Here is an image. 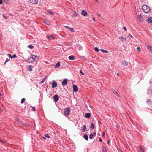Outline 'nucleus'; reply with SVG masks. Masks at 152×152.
<instances>
[{"mask_svg": "<svg viewBox=\"0 0 152 152\" xmlns=\"http://www.w3.org/2000/svg\"><path fill=\"white\" fill-rule=\"evenodd\" d=\"M84 138L86 140L88 141V137L87 135L86 134L84 135Z\"/></svg>", "mask_w": 152, "mask_h": 152, "instance_id": "27", "label": "nucleus"}, {"mask_svg": "<svg viewBox=\"0 0 152 152\" xmlns=\"http://www.w3.org/2000/svg\"><path fill=\"white\" fill-rule=\"evenodd\" d=\"M25 99L24 98L22 99L21 100V103L23 104L25 102Z\"/></svg>", "mask_w": 152, "mask_h": 152, "instance_id": "33", "label": "nucleus"}, {"mask_svg": "<svg viewBox=\"0 0 152 152\" xmlns=\"http://www.w3.org/2000/svg\"><path fill=\"white\" fill-rule=\"evenodd\" d=\"M98 15L99 16H101V15H100V14H98Z\"/></svg>", "mask_w": 152, "mask_h": 152, "instance_id": "61", "label": "nucleus"}, {"mask_svg": "<svg viewBox=\"0 0 152 152\" xmlns=\"http://www.w3.org/2000/svg\"><path fill=\"white\" fill-rule=\"evenodd\" d=\"M64 27L66 28H68L69 29V28H70V27H69L68 26H64Z\"/></svg>", "mask_w": 152, "mask_h": 152, "instance_id": "55", "label": "nucleus"}, {"mask_svg": "<svg viewBox=\"0 0 152 152\" xmlns=\"http://www.w3.org/2000/svg\"><path fill=\"white\" fill-rule=\"evenodd\" d=\"M80 73H81V74H82L83 75H84V74L83 72H82V71L81 70H80Z\"/></svg>", "mask_w": 152, "mask_h": 152, "instance_id": "46", "label": "nucleus"}, {"mask_svg": "<svg viewBox=\"0 0 152 152\" xmlns=\"http://www.w3.org/2000/svg\"><path fill=\"white\" fill-rule=\"evenodd\" d=\"M45 136L47 138H50V137L49 136L48 134H46L45 135Z\"/></svg>", "mask_w": 152, "mask_h": 152, "instance_id": "43", "label": "nucleus"}, {"mask_svg": "<svg viewBox=\"0 0 152 152\" xmlns=\"http://www.w3.org/2000/svg\"><path fill=\"white\" fill-rule=\"evenodd\" d=\"M99 141H100V142H102V139H101V138H100L99 139Z\"/></svg>", "mask_w": 152, "mask_h": 152, "instance_id": "54", "label": "nucleus"}, {"mask_svg": "<svg viewBox=\"0 0 152 152\" xmlns=\"http://www.w3.org/2000/svg\"><path fill=\"white\" fill-rule=\"evenodd\" d=\"M144 101L146 104H151L152 102V101L151 100V99H149V98L145 99Z\"/></svg>", "mask_w": 152, "mask_h": 152, "instance_id": "5", "label": "nucleus"}, {"mask_svg": "<svg viewBox=\"0 0 152 152\" xmlns=\"http://www.w3.org/2000/svg\"><path fill=\"white\" fill-rule=\"evenodd\" d=\"M69 29L71 32H74L75 31L74 28L70 27L69 28Z\"/></svg>", "mask_w": 152, "mask_h": 152, "instance_id": "30", "label": "nucleus"}, {"mask_svg": "<svg viewBox=\"0 0 152 152\" xmlns=\"http://www.w3.org/2000/svg\"><path fill=\"white\" fill-rule=\"evenodd\" d=\"M60 66V62H58L57 63L56 65L55 66V68H59Z\"/></svg>", "mask_w": 152, "mask_h": 152, "instance_id": "21", "label": "nucleus"}, {"mask_svg": "<svg viewBox=\"0 0 152 152\" xmlns=\"http://www.w3.org/2000/svg\"><path fill=\"white\" fill-rule=\"evenodd\" d=\"M82 131L83 132H85L87 130V129L86 126L84 125L83 126L81 127Z\"/></svg>", "mask_w": 152, "mask_h": 152, "instance_id": "14", "label": "nucleus"}, {"mask_svg": "<svg viewBox=\"0 0 152 152\" xmlns=\"http://www.w3.org/2000/svg\"><path fill=\"white\" fill-rule=\"evenodd\" d=\"M89 106L91 108L92 107V105H89Z\"/></svg>", "mask_w": 152, "mask_h": 152, "instance_id": "59", "label": "nucleus"}, {"mask_svg": "<svg viewBox=\"0 0 152 152\" xmlns=\"http://www.w3.org/2000/svg\"><path fill=\"white\" fill-rule=\"evenodd\" d=\"M44 22L45 23H46V24L49 25L50 24L49 22V21L47 19L44 20Z\"/></svg>", "mask_w": 152, "mask_h": 152, "instance_id": "24", "label": "nucleus"}, {"mask_svg": "<svg viewBox=\"0 0 152 152\" xmlns=\"http://www.w3.org/2000/svg\"><path fill=\"white\" fill-rule=\"evenodd\" d=\"M57 83L55 81H53L52 83V88H55L57 86Z\"/></svg>", "mask_w": 152, "mask_h": 152, "instance_id": "9", "label": "nucleus"}, {"mask_svg": "<svg viewBox=\"0 0 152 152\" xmlns=\"http://www.w3.org/2000/svg\"><path fill=\"white\" fill-rule=\"evenodd\" d=\"M150 83L151 84H152V79H150Z\"/></svg>", "mask_w": 152, "mask_h": 152, "instance_id": "47", "label": "nucleus"}, {"mask_svg": "<svg viewBox=\"0 0 152 152\" xmlns=\"http://www.w3.org/2000/svg\"><path fill=\"white\" fill-rule=\"evenodd\" d=\"M100 50L102 52H103V53H108V51L107 50H104L103 49H101Z\"/></svg>", "mask_w": 152, "mask_h": 152, "instance_id": "23", "label": "nucleus"}, {"mask_svg": "<svg viewBox=\"0 0 152 152\" xmlns=\"http://www.w3.org/2000/svg\"><path fill=\"white\" fill-rule=\"evenodd\" d=\"M94 125L93 123H92L91 124V127L90 128L91 129H94Z\"/></svg>", "mask_w": 152, "mask_h": 152, "instance_id": "26", "label": "nucleus"}, {"mask_svg": "<svg viewBox=\"0 0 152 152\" xmlns=\"http://www.w3.org/2000/svg\"><path fill=\"white\" fill-rule=\"evenodd\" d=\"M3 1L2 0H0V4H2Z\"/></svg>", "mask_w": 152, "mask_h": 152, "instance_id": "51", "label": "nucleus"}, {"mask_svg": "<svg viewBox=\"0 0 152 152\" xmlns=\"http://www.w3.org/2000/svg\"><path fill=\"white\" fill-rule=\"evenodd\" d=\"M115 127L118 129H119V127L117 125H116L115 126Z\"/></svg>", "mask_w": 152, "mask_h": 152, "instance_id": "52", "label": "nucleus"}, {"mask_svg": "<svg viewBox=\"0 0 152 152\" xmlns=\"http://www.w3.org/2000/svg\"><path fill=\"white\" fill-rule=\"evenodd\" d=\"M2 110L1 108L0 107V111H1Z\"/></svg>", "mask_w": 152, "mask_h": 152, "instance_id": "62", "label": "nucleus"}, {"mask_svg": "<svg viewBox=\"0 0 152 152\" xmlns=\"http://www.w3.org/2000/svg\"><path fill=\"white\" fill-rule=\"evenodd\" d=\"M28 47L31 49H32L34 48V46L32 45H29L28 46Z\"/></svg>", "mask_w": 152, "mask_h": 152, "instance_id": "36", "label": "nucleus"}, {"mask_svg": "<svg viewBox=\"0 0 152 152\" xmlns=\"http://www.w3.org/2000/svg\"><path fill=\"white\" fill-rule=\"evenodd\" d=\"M46 77H45V78L42 80L40 82V83L41 84L44 82L45 81V78H46Z\"/></svg>", "mask_w": 152, "mask_h": 152, "instance_id": "37", "label": "nucleus"}, {"mask_svg": "<svg viewBox=\"0 0 152 152\" xmlns=\"http://www.w3.org/2000/svg\"><path fill=\"white\" fill-rule=\"evenodd\" d=\"M29 2L32 4H37L38 2V0H29Z\"/></svg>", "mask_w": 152, "mask_h": 152, "instance_id": "6", "label": "nucleus"}, {"mask_svg": "<svg viewBox=\"0 0 152 152\" xmlns=\"http://www.w3.org/2000/svg\"><path fill=\"white\" fill-rule=\"evenodd\" d=\"M98 3V1L97 0H95Z\"/></svg>", "mask_w": 152, "mask_h": 152, "instance_id": "60", "label": "nucleus"}, {"mask_svg": "<svg viewBox=\"0 0 152 152\" xmlns=\"http://www.w3.org/2000/svg\"><path fill=\"white\" fill-rule=\"evenodd\" d=\"M47 38L48 39H51L53 38V37L52 36H50L47 37Z\"/></svg>", "mask_w": 152, "mask_h": 152, "instance_id": "32", "label": "nucleus"}, {"mask_svg": "<svg viewBox=\"0 0 152 152\" xmlns=\"http://www.w3.org/2000/svg\"><path fill=\"white\" fill-rule=\"evenodd\" d=\"M95 137V135L93 134H90L89 135V138L90 139H92L94 138Z\"/></svg>", "mask_w": 152, "mask_h": 152, "instance_id": "25", "label": "nucleus"}, {"mask_svg": "<svg viewBox=\"0 0 152 152\" xmlns=\"http://www.w3.org/2000/svg\"><path fill=\"white\" fill-rule=\"evenodd\" d=\"M129 36L130 37H131L132 38H133L132 36L130 34H129Z\"/></svg>", "mask_w": 152, "mask_h": 152, "instance_id": "50", "label": "nucleus"}, {"mask_svg": "<svg viewBox=\"0 0 152 152\" xmlns=\"http://www.w3.org/2000/svg\"><path fill=\"white\" fill-rule=\"evenodd\" d=\"M102 152H107L105 146H103L102 147Z\"/></svg>", "mask_w": 152, "mask_h": 152, "instance_id": "22", "label": "nucleus"}, {"mask_svg": "<svg viewBox=\"0 0 152 152\" xmlns=\"http://www.w3.org/2000/svg\"><path fill=\"white\" fill-rule=\"evenodd\" d=\"M70 109L69 108H67L65 109L64 110V115L66 116H67L69 115L70 113Z\"/></svg>", "mask_w": 152, "mask_h": 152, "instance_id": "2", "label": "nucleus"}, {"mask_svg": "<svg viewBox=\"0 0 152 152\" xmlns=\"http://www.w3.org/2000/svg\"><path fill=\"white\" fill-rule=\"evenodd\" d=\"M104 136V132H103V134H102V136L103 137Z\"/></svg>", "mask_w": 152, "mask_h": 152, "instance_id": "53", "label": "nucleus"}, {"mask_svg": "<svg viewBox=\"0 0 152 152\" xmlns=\"http://www.w3.org/2000/svg\"><path fill=\"white\" fill-rule=\"evenodd\" d=\"M73 91L75 92H77L78 91V88L77 86L75 85L73 86Z\"/></svg>", "mask_w": 152, "mask_h": 152, "instance_id": "7", "label": "nucleus"}, {"mask_svg": "<svg viewBox=\"0 0 152 152\" xmlns=\"http://www.w3.org/2000/svg\"><path fill=\"white\" fill-rule=\"evenodd\" d=\"M67 80L65 78L64 79L63 81L62 82V85L63 86H65L67 84Z\"/></svg>", "mask_w": 152, "mask_h": 152, "instance_id": "8", "label": "nucleus"}, {"mask_svg": "<svg viewBox=\"0 0 152 152\" xmlns=\"http://www.w3.org/2000/svg\"><path fill=\"white\" fill-rule=\"evenodd\" d=\"M29 69L30 71H32V69L33 68V66L31 65H29L28 66Z\"/></svg>", "mask_w": 152, "mask_h": 152, "instance_id": "29", "label": "nucleus"}, {"mask_svg": "<svg viewBox=\"0 0 152 152\" xmlns=\"http://www.w3.org/2000/svg\"><path fill=\"white\" fill-rule=\"evenodd\" d=\"M137 16H138V18L139 19V21H140V22L142 21L143 18H142V17L141 16V14L138 15L137 14Z\"/></svg>", "mask_w": 152, "mask_h": 152, "instance_id": "10", "label": "nucleus"}, {"mask_svg": "<svg viewBox=\"0 0 152 152\" xmlns=\"http://www.w3.org/2000/svg\"><path fill=\"white\" fill-rule=\"evenodd\" d=\"M122 64H124L126 66H127L128 64V62L124 60L122 61Z\"/></svg>", "mask_w": 152, "mask_h": 152, "instance_id": "20", "label": "nucleus"}, {"mask_svg": "<svg viewBox=\"0 0 152 152\" xmlns=\"http://www.w3.org/2000/svg\"><path fill=\"white\" fill-rule=\"evenodd\" d=\"M68 58L70 60H73L75 59V58L74 56L71 55Z\"/></svg>", "mask_w": 152, "mask_h": 152, "instance_id": "15", "label": "nucleus"}, {"mask_svg": "<svg viewBox=\"0 0 152 152\" xmlns=\"http://www.w3.org/2000/svg\"><path fill=\"white\" fill-rule=\"evenodd\" d=\"M119 74L118 73L117 74V75H119Z\"/></svg>", "mask_w": 152, "mask_h": 152, "instance_id": "64", "label": "nucleus"}, {"mask_svg": "<svg viewBox=\"0 0 152 152\" xmlns=\"http://www.w3.org/2000/svg\"><path fill=\"white\" fill-rule=\"evenodd\" d=\"M48 14L51 15H53L54 13L53 12L51 11H49Z\"/></svg>", "mask_w": 152, "mask_h": 152, "instance_id": "42", "label": "nucleus"}, {"mask_svg": "<svg viewBox=\"0 0 152 152\" xmlns=\"http://www.w3.org/2000/svg\"><path fill=\"white\" fill-rule=\"evenodd\" d=\"M31 107L32 108L31 110L33 111H36V109L34 107L31 106Z\"/></svg>", "mask_w": 152, "mask_h": 152, "instance_id": "39", "label": "nucleus"}, {"mask_svg": "<svg viewBox=\"0 0 152 152\" xmlns=\"http://www.w3.org/2000/svg\"><path fill=\"white\" fill-rule=\"evenodd\" d=\"M78 15L79 14L78 13H77L76 12H74L73 14L71 16L72 17H77L78 16Z\"/></svg>", "mask_w": 152, "mask_h": 152, "instance_id": "19", "label": "nucleus"}, {"mask_svg": "<svg viewBox=\"0 0 152 152\" xmlns=\"http://www.w3.org/2000/svg\"><path fill=\"white\" fill-rule=\"evenodd\" d=\"M142 9L144 12L146 13H148L150 10V7L146 5H143L142 6Z\"/></svg>", "mask_w": 152, "mask_h": 152, "instance_id": "1", "label": "nucleus"}, {"mask_svg": "<svg viewBox=\"0 0 152 152\" xmlns=\"http://www.w3.org/2000/svg\"><path fill=\"white\" fill-rule=\"evenodd\" d=\"M139 149L142 152H145L144 150L143 149L142 147L140 146V145L139 146Z\"/></svg>", "mask_w": 152, "mask_h": 152, "instance_id": "28", "label": "nucleus"}, {"mask_svg": "<svg viewBox=\"0 0 152 152\" xmlns=\"http://www.w3.org/2000/svg\"><path fill=\"white\" fill-rule=\"evenodd\" d=\"M121 40L122 42H125L126 41V37H123L122 36H121L119 37V39H121Z\"/></svg>", "mask_w": 152, "mask_h": 152, "instance_id": "12", "label": "nucleus"}, {"mask_svg": "<svg viewBox=\"0 0 152 152\" xmlns=\"http://www.w3.org/2000/svg\"><path fill=\"white\" fill-rule=\"evenodd\" d=\"M81 14L85 16L87 15V13L86 11L84 10H83L82 11Z\"/></svg>", "mask_w": 152, "mask_h": 152, "instance_id": "13", "label": "nucleus"}, {"mask_svg": "<svg viewBox=\"0 0 152 152\" xmlns=\"http://www.w3.org/2000/svg\"><path fill=\"white\" fill-rule=\"evenodd\" d=\"M110 143V141L109 140H108L107 142V143L109 144Z\"/></svg>", "mask_w": 152, "mask_h": 152, "instance_id": "56", "label": "nucleus"}, {"mask_svg": "<svg viewBox=\"0 0 152 152\" xmlns=\"http://www.w3.org/2000/svg\"><path fill=\"white\" fill-rule=\"evenodd\" d=\"M15 122L18 124L19 125H20L23 124L22 122L19 119L15 118Z\"/></svg>", "mask_w": 152, "mask_h": 152, "instance_id": "4", "label": "nucleus"}, {"mask_svg": "<svg viewBox=\"0 0 152 152\" xmlns=\"http://www.w3.org/2000/svg\"><path fill=\"white\" fill-rule=\"evenodd\" d=\"M147 48L152 52V47L150 46H148Z\"/></svg>", "mask_w": 152, "mask_h": 152, "instance_id": "31", "label": "nucleus"}, {"mask_svg": "<svg viewBox=\"0 0 152 152\" xmlns=\"http://www.w3.org/2000/svg\"><path fill=\"white\" fill-rule=\"evenodd\" d=\"M35 59L34 57H31H31L27 60L26 61L30 63H32L35 61Z\"/></svg>", "mask_w": 152, "mask_h": 152, "instance_id": "3", "label": "nucleus"}, {"mask_svg": "<svg viewBox=\"0 0 152 152\" xmlns=\"http://www.w3.org/2000/svg\"><path fill=\"white\" fill-rule=\"evenodd\" d=\"M2 16L3 17V18L5 19H7V17L6 16H5L4 15V14H2Z\"/></svg>", "mask_w": 152, "mask_h": 152, "instance_id": "44", "label": "nucleus"}, {"mask_svg": "<svg viewBox=\"0 0 152 152\" xmlns=\"http://www.w3.org/2000/svg\"><path fill=\"white\" fill-rule=\"evenodd\" d=\"M123 29H124V30H125V31H126L127 30V28H126V27H123Z\"/></svg>", "mask_w": 152, "mask_h": 152, "instance_id": "48", "label": "nucleus"}, {"mask_svg": "<svg viewBox=\"0 0 152 152\" xmlns=\"http://www.w3.org/2000/svg\"><path fill=\"white\" fill-rule=\"evenodd\" d=\"M93 20L94 21H95V18H93Z\"/></svg>", "mask_w": 152, "mask_h": 152, "instance_id": "58", "label": "nucleus"}, {"mask_svg": "<svg viewBox=\"0 0 152 152\" xmlns=\"http://www.w3.org/2000/svg\"><path fill=\"white\" fill-rule=\"evenodd\" d=\"M91 114L89 113H86L85 115V117L88 118L91 116Z\"/></svg>", "mask_w": 152, "mask_h": 152, "instance_id": "16", "label": "nucleus"}, {"mask_svg": "<svg viewBox=\"0 0 152 152\" xmlns=\"http://www.w3.org/2000/svg\"><path fill=\"white\" fill-rule=\"evenodd\" d=\"M147 22L148 23H152V17H150V18H148L147 20Z\"/></svg>", "mask_w": 152, "mask_h": 152, "instance_id": "17", "label": "nucleus"}, {"mask_svg": "<svg viewBox=\"0 0 152 152\" xmlns=\"http://www.w3.org/2000/svg\"><path fill=\"white\" fill-rule=\"evenodd\" d=\"M53 99L55 101L57 102L59 99V96L57 95H55L53 96Z\"/></svg>", "mask_w": 152, "mask_h": 152, "instance_id": "11", "label": "nucleus"}, {"mask_svg": "<svg viewBox=\"0 0 152 152\" xmlns=\"http://www.w3.org/2000/svg\"><path fill=\"white\" fill-rule=\"evenodd\" d=\"M31 57H35V58H37V59H38L39 57H38V56H36V55H31Z\"/></svg>", "mask_w": 152, "mask_h": 152, "instance_id": "35", "label": "nucleus"}, {"mask_svg": "<svg viewBox=\"0 0 152 152\" xmlns=\"http://www.w3.org/2000/svg\"><path fill=\"white\" fill-rule=\"evenodd\" d=\"M148 94H150L152 92V90L150 89H148Z\"/></svg>", "mask_w": 152, "mask_h": 152, "instance_id": "34", "label": "nucleus"}, {"mask_svg": "<svg viewBox=\"0 0 152 152\" xmlns=\"http://www.w3.org/2000/svg\"><path fill=\"white\" fill-rule=\"evenodd\" d=\"M6 63V62H5L4 63V64H5Z\"/></svg>", "mask_w": 152, "mask_h": 152, "instance_id": "63", "label": "nucleus"}, {"mask_svg": "<svg viewBox=\"0 0 152 152\" xmlns=\"http://www.w3.org/2000/svg\"><path fill=\"white\" fill-rule=\"evenodd\" d=\"M137 51H138L139 52H140V51L141 49L140 47H137Z\"/></svg>", "mask_w": 152, "mask_h": 152, "instance_id": "41", "label": "nucleus"}, {"mask_svg": "<svg viewBox=\"0 0 152 152\" xmlns=\"http://www.w3.org/2000/svg\"><path fill=\"white\" fill-rule=\"evenodd\" d=\"M17 56L16 55L14 54H13V56H12V58H17Z\"/></svg>", "mask_w": 152, "mask_h": 152, "instance_id": "40", "label": "nucleus"}, {"mask_svg": "<svg viewBox=\"0 0 152 152\" xmlns=\"http://www.w3.org/2000/svg\"><path fill=\"white\" fill-rule=\"evenodd\" d=\"M8 56L10 57V58H11L12 59V56H11V54H8Z\"/></svg>", "mask_w": 152, "mask_h": 152, "instance_id": "45", "label": "nucleus"}, {"mask_svg": "<svg viewBox=\"0 0 152 152\" xmlns=\"http://www.w3.org/2000/svg\"><path fill=\"white\" fill-rule=\"evenodd\" d=\"M112 91L115 95H117L118 96L120 97V96L118 95L117 92L115 90L113 89Z\"/></svg>", "mask_w": 152, "mask_h": 152, "instance_id": "18", "label": "nucleus"}, {"mask_svg": "<svg viewBox=\"0 0 152 152\" xmlns=\"http://www.w3.org/2000/svg\"><path fill=\"white\" fill-rule=\"evenodd\" d=\"M94 135H95V136L96 134V132L95 131H94Z\"/></svg>", "mask_w": 152, "mask_h": 152, "instance_id": "57", "label": "nucleus"}, {"mask_svg": "<svg viewBox=\"0 0 152 152\" xmlns=\"http://www.w3.org/2000/svg\"><path fill=\"white\" fill-rule=\"evenodd\" d=\"M94 50L96 52H98L99 51V49L97 47H95V48H94Z\"/></svg>", "mask_w": 152, "mask_h": 152, "instance_id": "38", "label": "nucleus"}, {"mask_svg": "<svg viewBox=\"0 0 152 152\" xmlns=\"http://www.w3.org/2000/svg\"><path fill=\"white\" fill-rule=\"evenodd\" d=\"M9 61V60L8 58H7L5 61V62H7Z\"/></svg>", "mask_w": 152, "mask_h": 152, "instance_id": "49", "label": "nucleus"}]
</instances>
